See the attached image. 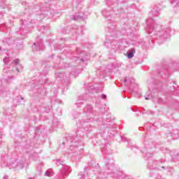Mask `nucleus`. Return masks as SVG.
<instances>
[{"label": "nucleus", "mask_w": 179, "mask_h": 179, "mask_svg": "<svg viewBox=\"0 0 179 179\" xmlns=\"http://www.w3.org/2000/svg\"><path fill=\"white\" fill-rule=\"evenodd\" d=\"M0 167H8L10 170H20L24 167V163L21 157H10L7 154L1 156Z\"/></svg>", "instance_id": "1"}, {"label": "nucleus", "mask_w": 179, "mask_h": 179, "mask_svg": "<svg viewBox=\"0 0 179 179\" xmlns=\"http://www.w3.org/2000/svg\"><path fill=\"white\" fill-rule=\"evenodd\" d=\"M155 29L157 30V32L155 33V35L157 36V38H169V37H170L171 29L169 27L160 30V26L157 24H147L146 31L148 34H152Z\"/></svg>", "instance_id": "2"}, {"label": "nucleus", "mask_w": 179, "mask_h": 179, "mask_svg": "<svg viewBox=\"0 0 179 179\" xmlns=\"http://www.w3.org/2000/svg\"><path fill=\"white\" fill-rule=\"evenodd\" d=\"M3 63L5 64L4 69L3 70V72L4 73H8V72H10V71H8V69L10 68V65L11 66H14L15 71H17L18 72H20V71H22V65L19 64V59L12 60V59H10V57H6L3 59Z\"/></svg>", "instance_id": "3"}, {"label": "nucleus", "mask_w": 179, "mask_h": 179, "mask_svg": "<svg viewBox=\"0 0 179 179\" xmlns=\"http://www.w3.org/2000/svg\"><path fill=\"white\" fill-rule=\"evenodd\" d=\"M56 164L57 166H59V164H61L62 166H64L63 169L61 170V176L63 178L68 177L71 171H72V170L71 169V166H65V163L62 159H56Z\"/></svg>", "instance_id": "4"}, {"label": "nucleus", "mask_w": 179, "mask_h": 179, "mask_svg": "<svg viewBox=\"0 0 179 179\" xmlns=\"http://www.w3.org/2000/svg\"><path fill=\"white\" fill-rule=\"evenodd\" d=\"M155 148H152L150 145H145L144 148L142 150V152L144 153L145 159H149L152 157L153 153H155Z\"/></svg>", "instance_id": "5"}, {"label": "nucleus", "mask_w": 179, "mask_h": 179, "mask_svg": "<svg viewBox=\"0 0 179 179\" xmlns=\"http://www.w3.org/2000/svg\"><path fill=\"white\" fill-rule=\"evenodd\" d=\"M32 49L34 51H41L44 50V45L43 44V41H40L39 42L34 43Z\"/></svg>", "instance_id": "6"}, {"label": "nucleus", "mask_w": 179, "mask_h": 179, "mask_svg": "<svg viewBox=\"0 0 179 179\" xmlns=\"http://www.w3.org/2000/svg\"><path fill=\"white\" fill-rule=\"evenodd\" d=\"M79 149L80 150H82V148L79 147V143L78 141H71V144L70 145V150H71V152H73V153H76L79 150Z\"/></svg>", "instance_id": "7"}, {"label": "nucleus", "mask_w": 179, "mask_h": 179, "mask_svg": "<svg viewBox=\"0 0 179 179\" xmlns=\"http://www.w3.org/2000/svg\"><path fill=\"white\" fill-rule=\"evenodd\" d=\"M71 76V74L69 73H55V78L57 79H60V80L68 79Z\"/></svg>", "instance_id": "8"}, {"label": "nucleus", "mask_w": 179, "mask_h": 179, "mask_svg": "<svg viewBox=\"0 0 179 179\" xmlns=\"http://www.w3.org/2000/svg\"><path fill=\"white\" fill-rule=\"evenodd\" d=\"M160 162L159 161H155L153 162V161L150 160L148 162V166L150 169L155 170V169H157L158 170H160V168L159 166H157V164H160Z\"/></svg>", "instance_id": "9"}, {"label": "nucleus", "mask_w": 179, "mask_h": 179, "mask_svg": "<svg viewBox=\"0 0 179 179\" xmlns=\"http://www.w3.org/2000/svg\"><path fill=\"white\" fill-rule=\"evenodd\" d=\"M31 150H33V147L30 144H24L22 147L24 153H31Z\"/></svg>", "instance_id": "10"}, {"label": "nucleus", "mask_w": 179, "mask_h": 179, "mask_svg": "<svg viewBox=\"0 0 179 179\" xmlns=\"http://www.w3.org/2000/svg\"><path fill=\"white\" fill-rule=\"evenodd\" d=\"M13 79H15V77L13 76H11L8 77L6 81L5 80H0V87L1 86H3L4 83H10V82H12Z\"/></svg>", "instance_id": "11"}, {"label": "nucleus", "mask_w": 179, "mask_h": 179, "mask_svg": "<svg viewBox=\"0 0 179 179\" xmlns=\"http://www.w3.org/2000/svg\"><path fill=\"white\" fill-rule=\"evenodd\" d=\"M84 113L86 114H92L93 113V108L92 107V105H87L85 107Z\"/></svg>", "instance_id": "12"}, {"label": "nucleus", "mask_w": 179, "mask_h": 179, "mask_svg": "<svg viewBox=\"0 0 179 179\" xmlns=\"http://www.w3.org/2000/svg\"><path fill=\"white\" fill-rule=\"evenodd\" d=\"M112 48H118V47H120V41H112L110 43Z\"/></svg>", "instance_id": "13"}, {"label": "nucleus", "mask_w": 179, "mask_h": 179, "mask_svg": "<svg viewBox=\"0 0 179 179\" xmlns=\"http://www.w3.org/2000/svg\"><path fill=\"white\" fill-rule=\"evenodd\" d=\"M116 179H129L127 178V175L122 172H120L116 177Z\"/></svg>", "instance_id": "14"}, {"label": "nucleus", "mask_w": 179, "mask_h": 179, "mask_svg": "<svg viewBox=\"0 0 179 179\" xmlns=\"http://www.w3.org/2000/svg\"><path fill=\"white\" fill-rule=\"evenodd\" d=\"M135 52V49H133L131 52H128L127 57L129 59L134 58V53Z\"/></svg>", "instance_id": "15"}, {"label": "nucleus", "mask_w": 179, "mask_h": 179, "mask_svg": "<svg viewBox=\"0 0 179 179\" xmlns=\"http://www.w3.org/2000/svg\"><path fill=\"white\" fill-rule=\"evenodd\" d=\"M45 176H47V177H52V171H51V170L46 171L45 173Z\"/></svg>", "instance_id": "16"}, {"label": "nucleus", "mask_w": 179, "mask_h": 179, "mask_svg": "<svg viewBox=\"0 0 179 179\" xmlns=\"http://www.w3.org/2000/svg\"><path fill=\"white\" fill-rule=\"evenodd\" d=\"M0 96H1V97H5V96H6V92L0 90Z\"/></svg>", "instance_id": "17"}, {"label": "nucleus", "mask_w": 179, "mask_h": 179, "mask_svg": "<svg viewBox=\"0 0 179 179\" xmlns=\"http://www.w3.org/2000/svg\"><path fill=\"white\" fill-rule=\"evenodd\" d=\"M3 134L0 131V139H2ZM2 146V141H0V148Z\"/></svg>", "instance_id": "18"}, {"label": "nucleus", "mask_w": 179, "mask_h": 179, "mask_svg": "<svg viewBox=\"0 0 179 179\" xmlns=\"http://www.w3.org/2000/svg\"><path fill=\"white\" fill-rule=\"evenodd\" d=\"M167 135L168 136H172V138H176V131H173V134H169Z\"/></svg>", "instance_id": "19"}, {"label": "nucleus", "mask_w": 179, "mask_h": 179, "mask_svg": "<svg viewBox=\"0 0 179 179\" xmlns=\"http://www.w3.org/2000/svg\"><path fill=\"white\" fill-rule=\"evenodd\" d=\"M76 52L77 54H82V50H80V48H77Z\"/></svg>", "instance_id": "20"}, {"label": "nucleus", "mask_w": 179, "mask_h": 179, "mask_svg": "<svg viewBox=\"0 0 179 179\" xmlns=\"http://www.w3.org/2000/svg\"><path fill=\"white\" fill-rule=\"evenodd\" d=\"M20 100H23V97H17V103H20Z\"/></svg>", "instance_id": "21"}, {"label": "nucleus", "mask_w": 179, "mask_h": 179, "mask_svg": "<svg viewBox=\"0 0 179 179\" xmlns=\"http://www.w3.org/2000/svg\"><path fill=\"white\" fill-rule=\"evenodd\" d=\"M82 103L81 102H78L77 103H76V106H77V107H80V106H82Z\"/></svg>", "instance_id": "22"}, {"label": "nucleus", "mask_w": 179, "mask_h": 179, "mask_svg": "<svg viewBox=\"0 0 179 179\" xmlns=\"http://www.w3.org/2000/svg\"><path fill=\"white\" fill-rule=\"evenodd\" d=\"M102 99H107V96L104 94L101 95Z\"/></svg>", "instance_id": "23"}, {"label": "nucleus", "mask_w": 179, "mask_h": 179, "mask_svg": "<svg viewBox=\"0 0 179 179\" xmlns=\"http://www.w3.org/2000/svg\"><path fill=\"white\" fill-rule=\"evenodd\" d=\"M90 121H93V119H88L86 120V122H90Z\"/></svg>", "instance_id": "24"}, {"label": "nucleus", "mask_w": 179, "mask_h": 179, "mask_svg": "<svg viewBox=\"0 0 179 179\" xmlns=\"http://www.w3.org/2000/svg\"><path fill=\"white\" fill-rule=\"evenodd\" d=\"M108 44H110V43H108V42H105V45H106V47H108Z\"/></svg>", "instance_id": "25"}, {"label": "nucleus", "mask_w": 179, "mask_h": 179, "mask_svg": "<svg viewBox=\"0 0 179 179\" xmlns=\"http://www.w3.org/2000/svg\"><path fill=\"white\" fill-rule=\"evenodd\" d=\"M124 83H127L128 82V78H126L124 80Z\"/></svg>", "instance_id": "26"}, {"label": "nucleus", "mask_w": 179, "mask_h": 179, "mask_svg": "<svg viewBox=\"0 0 179 179\" xmlns=\"http://www.w3.org/2000/svg\"><path fill=\"white\" fill-rule=\"evenodd\" d=\"M3 179H8V176L5 175V176H3Z\"/></svg>", "instance_id": "27"}, {"label": "nucleus", "mask_w": 179, "mask_h": 179, "mask_svg": "<svg viewBox=\"0 0 179 179\" xmlns=\"http://www.w3.org/2000/svg\"><path fill=\"white\" fill-rule=\"evenodd\" d=\"M73 59H75V61H76L78 59L77 57H74Z\"/></svg>", "instance_id": "28"}, {"label": "nucleus", "mask_w": 179, "mask_h": 179, "mask_svg": "<svg viewBox=\"0 0 179 179\" xmlns=\"http://www.w3.org/2000/svg\"><path fill=\"white\" fill-rule=\"evenodd\" d=\"M145 100H149V97L146 96Z\"/></svg>", "instance_id": "29"}, {"label": "nucleus", "mask_w": 179, "mask_h": 179, "mask_svg": "<svg viewBox=\"0 0 179 179\" xmlns=\"http://www.w3.org/2000/svg\"><path fill=\"white\" fill-rule=\"evenodd\" d=\"M113 68H115V66L114 64H112Z\"/></svg>", "instance_id": "30"}, {"label": "nucleus", "mask_w": 179, "mask_h": 179, "mask_svg": "<svg viewBox=\"0 0 179 179\" xmlns=\"http://www.w3.org/2000/svg\"><path fill=\"white\" fill-rule=\"evenodd\" d=\"M162 169H164V166H162Z\"/></svg>", "instance_id": "31"}, {"label": "nucleus", "mask_w": 179, "mask_h": 179, "mask_svg": "<svg viewBox=\"0 0 179 179\" xmlns=\"http://www.w3.org/2000/svg\"><path fill=\"white\" fill-rule=\"evenodd\" d=\"M178 134L179 135V132H178Z\"/></svg>", "instance_id": "32"}, {"label": "nucleus", "mask_w": 179, "mask_h": 179, "mask_svg": "<svg viewBox=\"0 0 179 179\" xmlns=\"http://www.w3.org/2000/svg\"><path fill=\"white\" fill-rule=\"evenodd\" d=\"M0 51H1V47H0Z\"/></svg>", "instance_id": "33"}]
</instances>
